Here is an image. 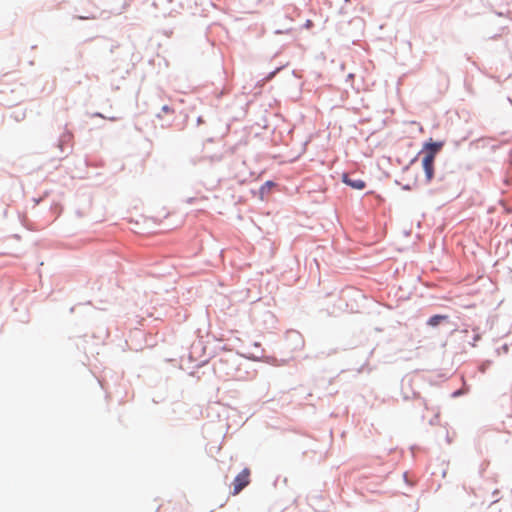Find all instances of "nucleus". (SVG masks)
<instances>
[{"label": "nucleus", "instance_id": "obj_1", "mask_svg": "<svg viewBox=\"0 0 512 512\" xmlns=\"http://www.w3.org/2000/svg\"><path fill=\"white\" fill-rule=\"evenodd\" d=\"M442 143L428 142L424 145L427 150L422 159V166L425 172L426 181L429 183L434 176V160L437 152L441 149Z\"/></svg>", "mask_w": 512, "mask_h": 512}, {"label": "nucleus", "instance_id": "obj_8", "mask_svg": "<svg viewBox=\"0 0 512 512\" xmlns=\"http://www.w3.org/2000/svg\"><path fill=\"white\" fill-rule=\"evenodd\" d=\"M509 268L512 270V264L511 263L509 264Z\"/></svg>", "mask_w": 512, "mask_h": 512}, {"label": "nucleus", "instance_id": "obj_5", "mask_svg": "<svg viewBox=\"0 0 512 512\" xmlns=\"http://www.w3.org/2000/svg\"><path fill=\"white\" fill-rule=\"evenodd\" d=\"M162 111H163L164 113H172V112H173V110H172L169 106H167V105H164V106L162 107Z\"/></svg>", "mask_w": 512, "mask_h": 512}, {"label": "nucleus", "instance_id": "obj_9", "mask_svg": "<svg viewBox=\"0 0 512 512\" xmlns=\"http://www.w3.org/2000/svg\"><path fill=\"white\" fill-rule=\"evenodd\" d=\"M346 2H348L349 0H345Z\"/></svg>", "mask_w": 512, "mask_h": 512}, {"label": "nucleus", "instance_id": "obj_7", "mask_svg": "<svg viewBox=\"0 0 512 512\" xmlns=\"http://www.w3.org/2000/svg\"><path fill=\"white\" fill-rule=\"evenodd\" d=\"M65 140H69L71 138L70 134L64 135Z\"/></svg>", "mask_w": 512, "mask_h": 512}, {"label": "nucleus", "instance_id": "obj_6", "mask_svg": "<svg viewBox=\"0 0 512 512\" xmlns=\"http://www.w3.org/2000/svg\"><path fill=\"white\" fill-rule=\"evenodd\" d=\"M279 70L280 69L278 68L276 71L272 72L268 78L271 79L276 74V72L279 71Z\"/></svg>", "mask_w": 512, "mask_h": 512}, {"label": "nucleus", "instance_id": "obj_2", "mask_svg": "<svg viewBox=\"0 0 512 512\" xmlns=\"http://www.w3.org/2000/svg\"><path fill=\"white\" fill-rule=\"evenodd\" d=\"M250 483V470L243 469L233 481V495L239 494Z\"/></svg>", "mask_w": 512, "mask_h": 512}, {"label": "nucleus", "instance_id": "obj_3", "mask_svg": "<svg viewBox=\"0 0 512 512\" xmlns=\"http://www.w3.org/2000/svg\"><path fill=\"white\" fill-rule=\"evenodd\" d=\"M342 180L353 189L362 190L366 186L362 179H352L348 174H343Z\"/></svg>", "mask_w": 512, "mask_h": 512}, {"label": "nucleus", "instance_id": "obj_4", "mask_svg": "<svg viewBox=\"0 0 512 512\" xmlns=\"http://www.w3.org/2000/svg\"><path fill=\"white\" fill-rule=\"evenodd\" d=\"M448 316L447 315H434L432 317L429 318L427 324L431 327H436L438 326L441 322L443 321H446L448 320Z\"/></svg>", "mask_w": 512, "mask_h": 512}]
</instances>
